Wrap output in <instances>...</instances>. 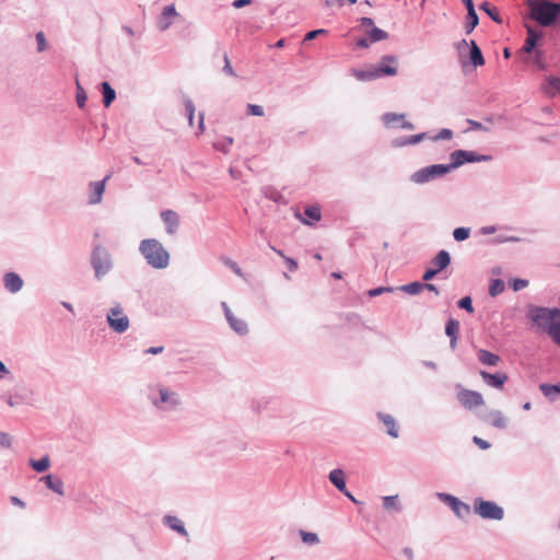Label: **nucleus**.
<instances>
[{"label":"nucleus","mask_w":560,"mask_h":560,"mask_svg":"<svg viewBox=\"0 0 560 560\" xmlns=\"http://www.w3.org/2000/svg\"><path fill=\"white\" fill-rule=\"evenodd\" d=\"M427 167L429 170V173L431 174L432 179H434L436 177H441V176L447 174L451 170H453L451 164L450 165L435 164V165H430Z\"/></svg>","instance_id":"obj_30"},{"label":"nucleus","mask_w":560,"mask_h":560,"mask_svg":"<svg viewBox=\"0 0 560 560\" xmlns=\"http://www.w3.org/2000/svg\"><path fill=\"white\" fill-rule=\"evenodd\" d=\"M370 37L369 38H361L357 42L358 47L361 48H368L370 46Z\"/></svg>","instance_id":"obj_64"},{"label":"nucleus","mask_w":560,"mask_h":560,"mask_svg":"<svg viewBox=\"0 0 560 560\" xmlns=\"http://www.w3.org/2000/svg\"><path fill=\"white\" fill-rule=\"evenodd\" d=\"M86 93L84 89L77 81V104L80 108H83L86 102Z\"/></svg>","instance_id":"obj_42"},{"label":"nucleus","mask_w":560,"mask_h":560,"mask_svg":"<svg viewBox=\"0 0 560 560\" xmlns=\"http://www.w3.org/2000/svg\"><path fill=\"white\" fill-rule=\"evenodd\" d=\"M109 327L118 334L126 331L129 327V318L119 307L112 308L107 315Z\"/></svg>","instance_id":"obj_6"},{"label":"nucleus","mask_w":560,"mask_h":560,"mask_svg":"<svg viewBox=\"0 0 560 560\" xmlns=\"http://www.w3.org/2000/svg\"><path fill=\"white\" fill-rule=\"evenodd\" d=\"M378 77H394L398 72V58L395 56H383L380 60V65L376 66Z\"/></svg>","instance_id":"obj_8"},{"label":"nucleus","mask_w":560,"mask_h":560,"mask_svg":"<svg viewBox=\"0 0 560 560\" xmlns=\"http://www.w3.org/2000/svg\"><path fill=\"white\" fill-rule=\"evenodd\" d=\"M247 114L253 116H264V108L260 105L248 104Z\"/></svg>","instance_id":"obj_48"},{"label":"nucleus","mask_w":560,"mask_h":560,"mask_svg":"<svg viewBox=\"0 0 560 560\" xmlns=\"http://www.w3.org/2000/svg\"><path fill=\"white\" fill-rule=\"evenodd\" d=\"M423 289H424V284L421 282H411V283L400 287L401 291H404L408 294H411V295L418 294Z\"/></svg>","instance_id":"obj_36"},{"label":"nucleus","mask_w":560,"mask_h":560,"mask_svg":"<svg viewBox=\"0 0 560 560\" xmlns=\"http://www.w3.org/2000/svg\"><path fill=\"white\" fill-rule=\"evenodd\" d=\"M165 523L172 528L174 529L175 532L182 534V535H187V532L182 523L180 520H178L176 516H166L165 517Z\"/></svg>","instance_id":"obj_33"},{"label":"nucleus","mask_w":560,"mask_h":560,"mask_svg":"<svg viewBox=\"0 0 560 560\" xmlns=\"http://www.w3.org/2000/svg\"><path fill=\"white\" fill-rule=\"evenodd\" d=\"M223 71L230 75V77H235V71L233 70L231 63H230V59L228 57V55H224V67H223Z\"/></svg>","instance_id":"obj_54"},{"label":"nucleus","mask_w":560,"mask_h":560,"mask_svg":"<svg viewBox=\"0 0 560 560\" xmlns=\"http://www.w3.org/2000/svg\"><path fill=\"white\" fill-rule=\"evenodd\" d=\"M452 168H456L460 165H463L465 162H474L478 161L479 159L475 156L474 152L464 151V150H456L451 154Z\"/></svg>","instance_id":"obj_12"},{"label":"nucleus","mask_w":560,"mask_h":560,"mask_svg":"<svg viewBox=\"0 0 560 560\" xmlns=\"http://www.w3.org/2000/svg\"><path fill=\"white\" fill-rule=\"evenodd\" d=\"M253 0H235L233 2V7L235 9H241L243 8L244 5H247V4H250Z\"/></svg>","instance_id":"obj_62"},{"label":"nucleus","mask_w":560,"mask_h":560,"mask_svg":"<svg viewBox=\"0 0 560 560\" xmlns=\"http://www.w3.org/2000/svg\"><path fill=\"white\" fill-rule=\"evenodd\" d=\"M528 285V281L524 279H515L512 282V288L514 291H520Z\"/></svg>","instance_id":"obj_53"},{"label":"nucleus","mask_w":560,"mask_h":560,"mask_svg":"<svg viewBox=\"0 0 560 560\" xmlns=\"http://www.w3.org/2000/svg\"><path fill=\"white\" fill-rule=\"evenodd\" d=\"M361 25L364 26V27H373L374 26V22L370 18H362L361 19Z\"/></svg>","instance_id":"obj_63"},{"label":"nucleus","mask_w":560,"mask_h":560,"mask_svg":"<svg viewBox=\"0 0 560 560\" xmlns=\"http://www.w3.org/2000/svg\"><path fill=\"white\" fill-rule=\"evenodd\" d=\"M404 119V115H398L394 113H389L384 115L383 120L386 125H392L394 122L400 121Z\"/></svg>","instance_id":"obj_47"},{"label":"nucleus","mask_w":560,"mask_h":560,"mask_svg":"<svg viewBox=\"0 0 560 560\" xmlns=\"http://www.w3.org/2000/svg\"><path fill=\"white\" fill-rule=\"evenodd\" d=\"M457 400L464 408L469 410L485 404L482 395L470 389H460L457 393Z\"/></svg>","instance_id":"obj_7"},{"label":"nucleus","mask_w":560,"mask_h":560,"mask_svg":"<svg viewBox=\"0 0 560 560\" xmlns=\"http://www.w3.org/2000/svg\"><path fill=\"white\" fill-rule=\"evenodd\" d=\"M175 5H167L163 9L159 19L158 26L161 31H166L172 25V18L176 16Z\"/></svg>","instance_id":"obj_16"},{"label":"nucleus","mask_w":560,"mask_h":560,"mask_svg":"<svg viewBox=\"0 0 560 560\" xmlns=\"http://www.w3.org/2000/svg\"><path fill=\"white\" fill-rule=\"evenodd\" d=\"M527 37L525 39V43H524V46H523V51L529 54L534 50V48L536 47L538 40L541 39L542 37V32L541 31H536L534 30L533 27L530 26H527Z\"/></svg>","instance_id":"obj_14"},{"label":"nucleus","mask_w":560,"mask_h":560,"mask_svg":"<svg viewBox=\"0 0 560 560\" xmlns=\"http://www.w3.org/2000/svg\"><path fill=\"white\" fill-rule=\"evenodd\" d=\"M326 33H327V31L323 30V28L311 31L305 35L304 40H312V39L316 38L318 35L326 34Z\"/></svg>","instance_id":"obj_55"},{"label":"nucleus","mask_w":560,"mask_h":560,"mask_svg":"<svg viewBox=\"0 0 560 560\" xmlns=\"http://www.w3.org/2000/svg\"><path fill=\"white\" fill-rule=\"evenodd\" d=\"M225 310V317L230 324V326L237 332V334H246L247 332V325L244 320L236 318L231 310L224 305Z\"/></svg>","instance_id":"obj_19"},{"label":"nucleus","mask_w":560,"mask_h":560,"mask_svg":"<svg viewBox=\"0 0 560 560\" xmlns=\"http://www.w3.org/2000/svg\"><path fill=\"white\" fill-rule=\"evenodd\" d=\"M451 262L450 254L446 250H440L439 254L432 259L431 264L438 272L445 269Z\"/></svg>","instance_id":"obj_24"},{"label":"nucleus","mask_w":560,"mask_h":560,"mask_svg":"<svg viewBox=\"0 0 560 560\" xmlns=\"http://www.w3.org/2000/svg\"><path fill=\"white\" fill-rule=\"evenodd\" d=\"M453 136L452 130L450 129H442L438 136L433 138V140H444V139H451Z\"/></svg>","instance_id":"obj_56"},{"label":"nucleus","mask_w":560,"mask_h":560,"mask_svg":"<svg viewBox=\"0 0 560 560\" xmlns=\"http://www.w3.org/2000/svg\"><path fill=\"white\" fill-rule=\"evenodd\" d=\"M161 404L154 402L155 406L167 405L170 408H174L179 404V399L176 393L168 390L167 388H160Z\"/></svg>","instance_id":"obj_18"},{"label":"nucleus","mask_w":560,"mask_h":560,"mask_svg":"<svg viewBox=\"0 0 560 560\" xmlns=\"http://www.w3.org/2000/svg\"><path fill=\"white\" fill-rule=\"evenodd\" d=\"M110 177V175H107L103 180L101 182H93L90 184V187L92 189V194L90 196L89 203L96 205L102 201V196L105 190V183Z\"/></svg>","instance_id":"obj_15"},{"label":"nucleus","mask_w":560,"mask_h":560,"mask_svg":"<svg viewBox=\"0 0 560 560\" xmlns=\"http://www.w3.org/2000/svg\"><path fill=\"white\" fill-rule=\"evenodd\" d=\"M411 180L416 184H424L432 180L428 167H423L411 175Z\"/></svg>","instance_id":"obj_32"},{"label":"nucleus","mask_w":560,"mask_h":560,"mask_svg":"<svg viewBox=\"0 0 560 560\" xmlns=\"http://www.w3.org/2000/svg\"><path fill=\"white\" fill-rule=\"evenodd\" d=\"M31 466L34 470L43 472L49 467V458L44 456L39 460H31Z\"/></svg>","instance_id":"obj_40"},{"label":"nucleus","mask_w":560,"mask_h":560,"mask_svg":"<svg viewBox=\"0 0 560 560\" xmlns=\"http://www.w3.org/2000/svg\"><path fill=\"white\" fill-rule=\"evenodd\" d=\"M102 90H103V96H104V98H103L104 106L109 107L116 97V93H115L114 89H112V86L109 85L108 82L102 83Z\"/></svg>","instance_id":"obj_31"},{"label":"nucleus","mask_w":560,"mask_h":560,"mask_svg":"<svg viewBox=\"0 0 560 560\" xmlns=\"http://www.w3.org/2000/svg\"><path fill=\"white\" fill-rule=\"evenodd\" d=\"M438 273V270H435L434 268H429L423 275V280L429 281L433 279Z\"/></svg>","instance_id":"obj_60"},{"label":"nucleus","mask_w":560,"mask_h":560,"mask_svg":"<svg viewBox=\"0 0 560 560\" xmlns=\"http://www.w3.org/2000/svg\"><path fill=\"white\" fill-rule=\"evenodd\" d=\"M470 60L475 67H480L485 65V59L481 54V50L475 40L470 42Z\"/></svg>","instance_id":"obj_28"},{"label":"nucleus","mask_w":560,"mask_h":560,"mask_svg":"<svg viewBox=\"0 0 560 560\" xmlns=\"http://www.w3.org/2000/svg\"><path fill=\"white\" fill-rule=\"evenodd\" d=\"M370 42H380L388 37L387 33L378 27L373 26L369 32Z\"/></svg>","instance_id":"obj_39"},{"label":"nucleus","mask_w":560,"mask_h":560,"mask_svg":"<svg viewBox=\"0 0 560 560\" xmlns=\"http://www.w3.org/2000/svg\"><path fill=\"white\" fill-rule=\"evenodd\" d=\"M542 90L546 94L551 96L560 94V78L553 75L546 78Z\"/></svg>","instance_id":"obj_23"},{"label":"nucleus","mask_w":560,"mask_h":560,"mask_svg":"<svg viewBox=\"0 0 560 560\" xmlns=\"http://www.w3.org/2000/svg\"><path fill=\"white\" fill-rule=\"evenodd\" d=\"M425 138H427V133H424V132L415 135V136H410L404 141V144H416Z\"/></svg>","instance_id":"obj_51"},{"label":"nucleus","mask_w":560,"mask_h":560,"mask_svg":"<svg viewBox=\"0 0 560 560\" xmlns=\"http://www.w3.org/2000/svg\"><path fill=\"white\" fill-rule=\"evenodd\" d=\"M161 218L166 225V232L171 235L176 233L179 226L178 214L173 210H165L161 213Z\"/></svg>","instance_id":"obj_10"},{"label":"nucleus","mask_w":560,"mask_h":560,"mask_svg":"<svg viewBox=\"0 0 560 560\" xmlns=\"http://www.w3.org/2000/svg\"><path fill=\"white\" fill-rule=\"evenodd\" d=\"M306 218H303L301 214H296L304 224L312 225L314 222H317L322 218L320 209L317 206L307 207L304 211Z\"/></svg>","instance_id":"obj_20"},{"label":"nucleus","mask_w":560,"mask_h":560,"mask_svg":"<svg viewBox=\"0 0 560 560\" xmlns=\"http://www.w3.org/2000/svg\"><path fill=\"white\" fill-rule=\"evenodd\" d=\"M504 282L501 279H494L489 285V294L491 296H497L504 291Z\"/></svg>","instance_id":"obj_37"},{"label":"nucleus","mask_w":560,"mask_h":560,"mask_svg":"<svg viewBox=\"0 0 560 560\" xmlns=\"http://www.w3.org/2000/svg\"><path fill=\"white\" fill-rule=\"evenodd\" d=\"M445 334L451 338V347L455 349L459 334V322L456 319H448L445 326Z\"/></svg>","instance_id":"obj_22"},{"label":"nucleus","mask_w":560,"mask_h":560,"mask_svg":"<svg viewBox=\"0 0 560 560\" xmlns=\"http://www.w3.org/2000/svg\"><path fill=\"white\" fill-rule=\"evenodd\" d=\"M140 253L147 262L156 269L166 268L170 264V254L161 242L155 238H147L141 241L139 246Z\"/></svg>","instance_id":"obj_1"},{"label":"nucleus","mask_w":560,"mask_h":560,"mask_svg":"<svg viewBox=\"0 0 560 560\" xmlns=\"http://www.w3.org/2000/svg\"><path fill=\"white\" fill-rule=\"evenodd\" d=\"M458 306L460 308H464L466 310L467 312L469 313H474V307H472V303H471V299L469 296H465L459 302H458Z\"/></svg>","instance_id":"obj_49"},{"label":"nucleus","mask_w":560,"mask_h":560,"mask_svg":"<svg viewBox=\"0 0 560 560\" xmlns=\"http://www.w3.org/2000/svg\"><path fill=\"white\" fill-rule=\"evenodd\" d=\"M443 498H444V500L446 502H448V504L451 505L452 510L459 517H465V516L469 515L470 508H469L468 504L460 502L458 499H456L455 497H452L450 494H444Z\"/></svg>","instance_id":"obj_13"},{"label":"nucleus","mask_w":560,"mask_h":560,"mask_svg":"<svg viewBox=\"0 0 560 560\" xmlns=\"http://www.w3.org/2000/svg\"><path fill=\"white\" fill-rule=\"evenodd\" d=\"M36 40H37V49L38 51H44L46 49V38L43 32H38L36 34Z\"/></svg>","instance_id":"obj_52"},{"label":"nucleus","mask_w":560,"mask_h":560,"mask_svg":"<svg viewBox=\"0 0 560 560\" xmlns=\"http://www.w3.org/2000/svg\"><path fill=\"white\" fill-rule=\"evenodd\" d=\"M475 512L482 518L489 520H502L503 510L494 502L483 501L481 499L476 500L474 504Z\"/></svg>","instance_id":"obj_4"},{"label":"nucleus","mask_w":560,"mask_h":560,"mask_svg":"<svg viewBox=\"0 0 560 560\" xmlns=\"http://www.w3.org/2000/svg\"><path fill=\"white\" fill-rule=\"evenodd\" d=\"M478 25V15L475 10L467 12V23L465 25L466 33L469 34Z\"/></svg>","instance_id":"obj_38"},{"label":"nucleus","mask_w":560,"mask_h":560,"mask_svg":"<svg viewBox=\"0 0 560 560\" xmlns=\"http://www.w3.org/2000/svg\"><path fill=\"white\" fill-rule=\"evenodd\" d=\"M358 0H325V5L327 8H342L346 4L352 5L355 4Z\"/></svg>","instance_id":"obj_41"},{"label":"nucleus","mask_w":560,"mask_h":560,"mask_svg":"<svg viewBox=\"0 0 560 560\" xmlns=\"http://www.w3.org/2000/svg\"><path fill=\"white\" fill-rule=\"evenodd\" d=\"M46 486L58 494H63V482L59 478H55L51 475H47L42 478Z\"/></svg>","instance_id":"obj_27"},{"label":"nucleus","mask_w":560,"mask_h":560,"mask_svg":"<svg viewBox=\"0 0 560 560\" xmlns=\"http://www.w3.org/2000/svg\"><path fill=\"white\" fill-rule=\"evenodd\" d=\"M540 390L546 397L555 398L556 395L560 394V384L559 385H549V384H541L539 386Z\"/></svg>","instance_id":"obj_35"},{"label":"nucleus","mask_w":560,"mask_h":560,"mask_svg":"<svg viewBox=\"0 0 560 560\" xmlns=\"http://www.w3.org/2000/svg\"><path fill=\"white\" fill-rule=\"evenodd\" d=\"M480 376L488 385L495 388H502L508 380V376L505 374H491L486 371H480Z\"/></svg>","instance_id":"obj_17"},{"label":"nucleus","mask_w":560,"mask_h":560,"mask_svg":"<svg viewBox=\"0 0 560 560\" xmlns=\"http://www.w3.org/2000/svg\"><path fill=\"white\" fill-rule=\"evenodd\" d=\"M329 480L339 491L355 502V499L346 489L345 472L341 469L331 470L329 474Z\"/></svg>","instance_id":"obj_11"},{"label":"nucleus","mask_w":560,"mask_h":560,"mask_svg":"<svg viewBox=\"0 0 560 560\" xmlns=\"http://www.w3.org/2000/svg\"><path fill=\"white\" fill-rule=\"evenodd\" d=\"M478 359L479 361L488 366H495L500 362V357L498 354H494L488 350L480 349L478 351Z\"/></svg>","instance_id":"obj_25"},{"label":"nucleus","mask_w":560,"mask_h":560,"mask_svg":"<svg viewBox=\"0 0 560 560\" xmlns=\"http://www.w3.org/2000/svg\"><path fill=\"white\" fill-rule=\"evenodd\" d=\"M529 15L541 26L552 25L560 16V4L547 0H528Z\"/></svg>","instance_id":"obj_2"},{"label":"nucleus","mask_w":560,"mask_h":560,"mask_svg":"<svg viewBox=\"0 0 560 560\" xmlns=\"http://www.w3.org/2000/svg\"><path fill=\"white\" fill-rule=\"evenodd\" d=\"M4 285L10 292L15 293L22 289L23 280L15 272H8L4 276Z\"/></svg>","instance_id":"obj_21"},{"label":"nucleus","mask_w":560,"mask_h":560,"mask_svg":"<svg viewBox=\"0 0 560 560\" xmlns=\"http://www.w3.org/2000/svg\"><path fill=\"white\" fill-rule=\"evenodd\" d=\"M301 537H302L303 542L308 544V545L318 542V537L314 533H307V532L302 530Z\"/></svg>","instance_id":"obj_45"},{"label":"nucleus","mask_w":560,"mask_h":560,"mask_svg":"<svg viewBox=\"0 0 560 560\" xmlns=\"http://www.w3.org/2000/svg\"><path fill=\"white\" fill-rule=\"evenodd\" d=\"M470 230L467 228H457L453 232V236L457 242L465 241L469 237Z\"/></svg>","instance_id":"obj_43"},{"label":"nucleus","mask_w":560,"mask_h":560,"mask_svg":"<svg viewBox=\"0 0 560 560\" xmlns=\"http://www.w3.org/2000/svg\"><path fill=\"white\" fill-rule=\"evenodd\" d=\"M0 444L2 446H10L11 445V438L8 433L0 432Z\"/></svg>","instance_id":"obj_59"},{"label":"nucleus","mask_w":560,"mask_h":560,"mask_svg":"<svg viewBox=\"0 0 560 560\" xmlns=\"http://www.w3.org/2000/svg\"><path fill=\"white\" fill-rule=\"evenodd\" d=\"M185 108L188 116L189 124L192 125L194 114H195V105L190 100L185 101Z\"/></svg>","instance_id":"obj_50"},{"label":"nucleus","mask_w":560,"mask_h":560,"mask_svg":"<svg viewBox=\"0 0 560 560\" xmlns=\"http://www.w3.org/2000/svg\"><path fill=\"white\" fill-rule=\"evenodd\" d=\"M378 419L384 423L387 429V433L392 438H398V429L396 427L395 419L390 415L380 412Z\"/></svg>","instance_id":"obj_26"},{"label":"nucleus","mask_w":560,"mask_h":560,"mask_svg":"<svg viewBox=\"0 0 560 560\" xmlns=\"http://www.w3.org/2000/svg\"><path fill=\"white\" fill-rule=\"evenodd\" d=\"M472 441L481 450H488L490 447V443H488L487 441L482 440L481 438L474 436Z\"/></svg>","instance_id":"obj_57"},{"label":"nucleus","mask_w":560,"mask_h":560,"mask_svg":"<svg viewBox=\"0 0 560 560\" xmlns=\"http://www.w3.org/2000/svg\"><path fill=\"white\" fill-rule=\"evenodd\" d=\"M225 265L229 266L237 276H242V270L235 261L226 259Z\"/></svg>","instance_id":"obj_58"},{"label":"nucleus","mask_w":560,"mask_h":560,"mask_svg":"<svg viewBox=\"0 0 560 560\" xmlns=\"http://www.w3.org/2000/svg\"><path fill=\"white\" fill-rule=\"evenodd\" d=\"M533 319L538 326L548 328L550 336L560 346V310H537Z\"/></svg>","instance_id":"obj_3"},{"label":"nucleus","mask_w":560,"mask_h":560,"mask_svg":"<svg viewBox=\"0 0 560 560\" xmlns=\"http://www.w3.org/2000/svg\"><path fill=\"white\" fill-rule=\"evenodd\" d=\"M393 291H394V288H392V287H378V288L369 290L368 294H369V296L374 298V296H377L380 294L389 293V292H393Z\"/></svg>","instance_id":"obj_46"},{"label":"nucleus","mask_w":560,"mask_h":560,"mask_svg":"<svg viewBox=\"0 0 560 560\" xmlns=\"http://www.w3.org/2000/svg\"><path fill=\"white\" fill-rule=\"evenodd\" d=\"M272 249H273V250H275L279 256H281V257L284 259V261H285V264H287V266H288V269H289L291 272H294V271H296V270H298V262H296L294 259H292V258H290V257H285V256H284V254H283L281 250L276 249L275 247H272Z\"/></svg>","instance_id":"obj_44"},{"label":"nucleus","mask_w":560,"mask_h":560,"mask_svg":"<svg viewBox=\"0 0 560 560\" xmlns=\"http://www.w3.org/2000/svg\"><path fill=\"white\" fill-rule=\"evenodd\" d=\"M92 265L97 278L107 273L112 267L109 254L102 247H95L92 256Z\"/></svg>","instance_id":"obj_5"},{"label":"nucleus","mask_w":560,"mask_h":560,"mask_svg":"<svg viewBox=\"0 0 560 560\" xmlns=\"http://www.w3.org/2000/svg\"><path fill=\"white\" fill-rule=\"evenodd\" d=\"M489 421L491 424L499 429H504L506 427L508 420L501 411H492L489 413Z\"/></svg>","instance_id":"obj_29"},{"label":"nucleus","mask_w":560,"mask_h":560,"mask_svg":"<svg viewBox=\"0 0 560 560\" xmlns=\"http://www.w3.org/2000/svg\"><path fill=\"white\" fill-rule=\"evenodd\" d=\"M350 73L358 81H372L378 79V72L376 71V66L369 65L363 69H351Z\"/></svg>","instance_id":"obj_9"},{"label":"nucleus","mask_w":560,"mask_h":560,"mask_svg":"<svg viewBox=\"0 0 560 560\" xmlns=\"http://www.w3.org/2000/svg\"><path fill=\"white\" fill-rule=\"evenodd\" d=\"M396 503V497H385L384 498V506L386 509H392L395 506Z\"/></svg>","instance_id":"obj_61"},{"label":"nucleus","mask_w":560,"mask_h":560,"mask_svg":"<svg viewBox=\"0 0 560 560\" xmlns=\"http://www.w3.org/2000/svg\"><path fill=\"white\" fill-rule=\"evenodd\" d=\"M494 22L502 23L500 14L495 7H492L489 2H483L480 7Z\"/></svg>","instance_id":"obj_34"}]
</instances>
